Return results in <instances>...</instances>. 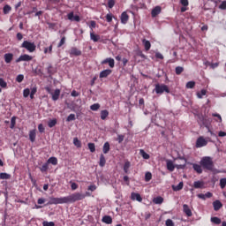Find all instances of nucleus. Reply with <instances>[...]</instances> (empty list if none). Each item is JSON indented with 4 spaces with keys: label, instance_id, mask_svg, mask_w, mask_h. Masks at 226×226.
Listing matches in <instances>:
<instances>
[{
    "label": "nucleus",
    "instance_id": "f257e3e1",
    "mask_svg": "<svg viewBox=\"0 0 226 226\" xmlns=\"http://www.w3.org/2000/svg\"><path fill=\"white\" fill-rule=\"evenodd\" d=\"M84 199H86V194L80 192H74L69 196L62 198L49 197L48 206H52L54 204H73V202H77L78 200H84Z\"/></svg>",
    "mask_w": 226,
    "mask_h": 226
},
{
    "label": "nucleus",
    "instance_id": "f03ea898",
    "mask_svg": "<svg viewBox=\"0 0 226 226\" xmlns=\"http://www.w3.org/2000/svg\"><path fill=\"white\" fill-rule=\"evenodd\" d=\"M200 164L205 170H213V169H215V162H213V158L210 156L202 157Z\"/></svg>",
    "mask_w": 226,
    "mask_h": 226
},
{
    "label": "nucleus",
    "instance_id": "7ed1b4c3",
    "mask_svg": "<svg viewBox=\"0 0 226 226\" xmlns=\"http://www.w3.org/2000/svg\"><path fill=\"white\" fill-rule=\"evenodd\" d=\"M21 49H26L28 52H34L36 50V44L29 41H24L21 44Z\"/></svg>",
    "mask_w": 226,
    "mask_h": 226
},
{
    "label": "nucleus",
    "instance_id": "20e7f679",
    "mask_svg": "<svg viewBox=\"0 0 226 226\" xmlns=\"http://www.w3.org/2000/svg\"><path fill=\"white\" fill-rule=\"evenodd\" d=\"M155 93L156 94H163V93H170V90L169 89V87L164 84H157L155 85Z\"/></svg>",
    "mask_w": 226,
    "mask_h": 226
},
{
    "label": "nucleus",
    "instance_id": "39448f33",
    "mask_svg": "<svg viewBox=\"0 0 226 226\" xmlns=\"http://www.w3.org/2000/svg\"><path fill=\"white\" fill-rule=\"evenodd\" d=\"M22 61L29 63V61H33V56L27 54L21 55L16 59L15 63H22Z\"/></svg>",
    "mask_w": 226,
    "mask_h": 226
},
{
    "label": "nucleus",
    "instance_id": "423d86ee",
    "mask_svg": "<svg viewBox=\"0 0 226 226\" xmlns=\"http://www.w3.org/2000/svg\"><path fill=\"white\" fill-rule=\"evenodd\" d=\"M196 147H204L206 146H207V140H206V139H204V137L200 136L196 140Z\"/></svg>",
    "mask_w": 226,
    "mask_h": 226
},
{
    "label": "nucleus",
    "instance_id": "0eeeda50",
    "mask_svg": "<svg viewBox=\"0 0 226 226\" xmlns=\"http://www.w3.org/2000/svg\"><path fill=\"white\" fill-rule=\"evenodd\" d=\"M69 54L71 57L73 56H82V51L79 49V48L77 47H72L69 50Z\"/></svg>",
    "mask_w": 226,
    "mask_h": 226
},
{
    "label": "nucleus",
    "instance_id": "6e6552de",
    "mask_svg": "<svg viewBox=\"0 0 226 226\" xmlns=\"http://www.w3.org/2000/svg\"><path fill=\"white\" fill-rule=\"evenodd\" d=\"M101 64H109V68H114L116 66V62L114 58L108 57L101 62Z\"/></svg>",
    "mask_w": 226,
    "mask_h": 226
},
{
    "label": "nucleus",
    "instance_id": "1a4fd4ad",
    "mask_svg": "<svg viewBox=\"0 0 226 226\" xmlns=\"http://www.w3.org/2000/svg\"><path fill=\"white\" fill-rule=\"evenodd\" d=\"M68 20L80 22V17L79 15H74L73 12H70L67 14Z\"/></svg>",
    "mask_w": 226,
    "mask_h": 226
},
{
    "label": "nucleus",
    "instance_id": "9d476101",
    "mask_svg": "<svg viewBox=\"0 0 226 226\" xmlns=\"http://www.w3.org/2000/svg\"><path fill=\"white\" fill-rule=\"evenodd\" d=\"M4 59L6 64H10L13 61V53H6L4 55Z\"/></svg>",
    "mask_w": 226,
    "mask_h": 226
},
{
    "label": "nucleus",
    "instance_id": "9b49d317",
    "mask_svg": "<svg viewBox=\"0 0 226 226\" xmlns=\"http://www.w3.org/2000/svg\"><path fill=\"white\" fill-rule=\"evenodd\" d=\"M111 73H112V70L106 69L100 72L99 77L100 79H107V77H109V75H110Z\"/></svg>",
    "mask_w": 226,
    "mask_h": 226
},
{
    "label": "nucleus",
    "instance_id": "f8f14e48",
    "mask_svg": "<svg viewBox=\"0 0 226 226\" xmlns=\"http://www.w3.org/2000/svg\"><path fill=\"white\" fill-rule=\"evenodd\" d=\"M120 20L122 24H127L128 20H130V16L128 15V13H126V11L122 12L121 17H120Z\"/></svg>",
    "mask_w": 226,
    "mask_h": 226
},
{
    "label": "nucleus",
    "instance_id": "ddd939ff",
    "mask_svg": "<svg viewBox=\"0 0 226 226\" xmlns=\"http://www.w3.org/2000/svg\"><path fill=\"white\" fill-rule=\"evenodd\" d=\"M52 100L53 102H57L59 100V96H61V90L60 89H56L52 94Z\"/></svg>",
    "mask_w": 226,
    "mask_h": 226
},
{
    "label": "nucleus",
    "instance_id": "4468645a",
    "mask_svg": "<svg viewBox=\"0 0 226 226\" xmlns=\"http://www.w3.org/2000/svg\"><path fill=\"white\" fill-rule=\"evenodd\" d=\"M160 13H162V7L160 6H155L152 11H151V15L152 17H158V15H160Z\"/></svg>",
    "mask_w": 226,
    "mask_h": 226
},
{
    "label": "nucleus",
    "instance_id": "2eb2a0df",
    "mask_svg": "<svg viewBox=\"0 0 226 226\" xmlns=\"http://www.w3.org/2000/svg\"><path fill=\"white\" fill-rule=\"evenodd\" d=\"M213 206H214V211H220V209L223 207V204H222V202L218 200L213 202Z\"/></svg>",
    "mask_w": 226,
    "mask_h": 226
},
{
    "label": "nucleus",
    "instance_id": "dca6fc26",
    "mask_svg": "<svg viewBox=\"0 0 226 226\" xmlns=\"http://www.w3.org/2000/svg\"><path fill=\"white\" fill-rule=\"evenodd\" d=\"M131 199L132 200H137L138 202H142V196H140V194L137 192H132Z\"/></svg>",
    "mask_w": 226,
    "mask_h": 226
},
{
    "label": "nucleus",
    "instance_id": "f3484780",
    "mask_svg": "<svg viewBox=\"0 0 226 226\" xmlns=\"http://www.w3.org/2000/svg\"><path fill=\"white\" fill-rule=\"evenodd\" d=\"M29 140L31 142L36 141V129H33V130L29 131Z\"/></svg>",
    "mask_w": 226,
    "mask_h": 226
},
{
    "label": "nucleus",
    "instance_id": "a211bd4d",
    "mask_svg": "<svg viewBox=\"0 0 226 226\" xmlns=\"http://www.w3.org/2000/svg\"><path fill=\"white\" fill-rule=\"evenodd\" d=\"M183 210L184 213H185L186 216H192V209H190V207L186 204L183 205Z\"/></svg>",
    "mask_w": 226,
    "mask_h": 226
},
{
    "label": "nucleus",
    "instance_id": "6ab92c4d",
    "mask_svg": "<svg viewBox=\"0 0 226 226\" xmlns=\"http://www.w3.org/2000/svg\"><path fill=\"white\" fill-rule=\"evenodd\" d=\"M110 151V143L109 141H106L102 147V153L104 154H107Z\"/></svg>",
    "mask_w": 226,
    "mask_h": 226
},
{
    "label": "nucleus",
    "instance_id": "aec40b11",
    "mask_svg": "<svg viewBox=\"0 0 226 226\" xmlns=\"http://www.w3.org/2000/svg\"><path fill=\"white\" fill-rule=\"evenodd\" d=\"M192 168L195 170V172H197V174H202V165L193 163Z\"/></svg>",
    "mask_w": 226,
    "mask_h": 226
},
{
    "label": "nucleus",
    "instance_id": "412c9836",
    "mask_svg": "<svg viewBox=\"0 0 226 226\" xmlns=\"http://www.w3.org/2000/svg\"><path fill=\"white\" fill-rule=\"evenodd\" d=\"M185 186L183 182H180L177 185H172L173 192H181V189Z\"/></svg>",
    "mask_w": 226,
    "mask_h": 226
},
{
    "label": "nucleus",
    "instance_id": "4be33fe9",
    "mask_svg": "<svg viewBox=\"0 0 226 226\" xmlns=\"http://www.w3.org/2000/svg\"><path fill=\"white\" fill-rule=\"evenodd\" d=\"M142 44L145 47V50L147 52V50H150L151 49V42L146 39L142 40Z\"/></svg>",
    "mask_w": 226,
    "mask_h": 226
},
{
    "label": "nucleus",
    "instance_id": "5701e85b",
    "mask_svg": "<svg viewBox=\"0 0 226 226\" xmlns=\"http://www.w3.org/2000/svg\"><path fill=\"white\" fill-rule=\"evenodd\" d=\"M102 222L107 225H110V223H112V217L110 215H104L102 217Z\"/></svg>",
    "mask_w": 226,
    "mask_h": 226
},
{
    "label": "nucleus",
    "instance_id": "b1692460",
    "mask_svg": "<svg viewBox=\"0 0 226 226\" xmlns=\"http://www.w3.org/2000/svg\"><path fill=\"white\" fill-rule=\"evenodd\" d=\"M90 40L94 41V42L100 41V35L94 34V32H90Z\"/></svg>",
    "mask_w": 226,
    "mask_h": 226
},
{
    "label": "nucleus",
    "instance_id": "393cba45",
    "mask_svg": "<svg viewBox=\"0 0 226 226\" xmlns=\"http://www.w3.org/2000/svg\"><path fill=\"white\" fill-rule=\"evenodd\" d=\"M167 169L170 170V172H174L176 166H174V162H172V161H167Z\"/></svg>",
    "mask_w": 226,
    "mask_h": 226
},
{
    "label": "nucleus",
    "instance_id": "a878e982",
    "mask_svg": "<svg viewBox=\"0 0 226 226\" xmlns=\"http://www.w3.org/2000/svg\"><path fill=\"white\" fill-rule=\"evenodd\" d=\"M105 163H107V160L105 159V155H103V154H101L100 161H99V165L101 167H105Z\"/></svg>",
    "mask_w": 226,
    "mask_h": 226
},
{
    "label": "nucleus",
    "instance_id": "bb28decb",
    "mask_svg": "<svg viewBox=\"0 0 226 226\" xmlns=\"http://www.w3.org/2000/svg\"><path fill=\"white\" fill-rule=\"evenodd\" d=\"M139 154H140V156H142V158L144 160H149V158H151L149 154L146 153V151H144V149L139 150Z\"/></svg>",
    "mask_w": 226,
    "mask_h": 226
},
{
    "label": "nucleus",
    "instance_id": "cd10ccee",
    "mask_svg": "<svg viewBox=\"0 0 226 226\" xmlns=\"http://www.w3.org/2000/svg\"><path fill=\"white\" fill-rule=\"evenodd\" d=\"M107 117H109V110L107 109H103L101 111V119L102 121H105V119H107Z\"/></svg>",
    "mask_w": 226,
    "mask_h": 226
},
{
    "label": "nucleus",
    "instance_id": "c85d7f7f",
    "mask_svg": "<svg viewBox=\"0 0 226 226\" xmlns=\"http://www.w3.org/2000/svg\"><path fill=\"white\" fill-rule=\"evenodd\" d=\"M130 167H132V162H130V161H126L124 165V172H125V174H128V170H130Z\"/></svg>",
    "mask_w": 226,
    "mask_h": 226
},
{
    "label": "nucleus",
    "instance_id": "c756f323",
    "mask_svg": "<svg viewBox=\"0 0 226 226\" xmlns=\"http://www.w3.org/2000/svg\"><path fill=\"white\" fill-rule=\"evenodd\" d=\"M48 165L51 163V165H57V158L56 157H49L47 161Z\"/></svg>",
    "mask_w": 226,
    "mask_h": 226
},
{
    "label": "nucleus",
    "instance_id": "7c9ffc66",
    "mask_svg": "<svg viewBox=\"0 0 226 226\" xmlns=\"http://www.w3.org/2000/svg\"><path fill=\"white\" fill-rule=\"evenodd\" d=\"M193 187L196 188V189L204 188V182H202V181H195L193 183Z\"/></svg>",
    "mask_w": 226,
    "mask_h": 226
},
{
    "label": "nucleus",
    "instance_id": "2f4dec72",
    "mask_svg": "<svg viewBox=\"0 0 226 226\" xmlns=\"http://www.w3.org/2000/svg\"><path fill=\"white\" fill-rule=\"evenodd\" d=\"M56 124H57V119H56V118L49 120L48 123V126L49 128H54V126H56Z\"/></svg>",
    "mask_w": 226,
    "mask_h": 226
},
{
    "label": "nucleus",
    "instance_id": "473e14b6",
    "mask_svg": "<svg viewBox=\"0 0 226 226\" xmlns=\"http://www.w3.org/2000/svg\"><path fill=\"white\" fill-rule=\"evenodd\" d=\"M212 223H215V225H220L222 223V219L218 217H211Z\"/></svg>",
    "mask_w": 226,
    "mask_h": 226
},
{
    "label": "nucleus",
    "instance_id": "72a5a7b5",
    "mask_svg": "<svg viewBox=\"0 0 226 226\" xmlns=\"http://www.w3.org/2000/svg\"><path fill=\"white\" fill-rule=\"evenodd\" d=\"M100 103H94L90 106V110H93L94 112H96L100 109Z\"/></svg>",
    "mask_w": 226,
    "mask_h": 226
},
{
    "label": "nucleus",
    "instance_id": "f704fd0d",
    "mask_svg": "<svg viewBox=\"0 0 226 226\" xmlns=\"http://www.w3.org/2000/svg\"><path fill=\"white\" fill-rule=\"evenodd\" d=\"M11 11V6L6 4L4 6V14L8 15Z\"/></svg>",
    "mask_w": 226,
    "mask_h": 226
},
{
    "label": "nucleus",
    "instance_id": "c9c22d12",
    "mask_svg": "<svg viewBox=\"0 0 226 226\" xmlns=\"http://www.w3.org/2000/svg\"><path fill=\"white\" fill-rule=\"evenodd\" d=\"M175 72L176 75H181L185 72V68H183L182 66H177L176 67Z\"/></svg>",
    "mask_w": 226,
    "mask_h": 226
},
{
    "label": "nucleus",
    "instance_id": "e433bc0d",
    "mask_svg": "<svg viewBox=\"0 0 226 226\" xmlns=\"http://www.w3.org/2000/svg\"><path fill=\"white\" fill-rule=\"evenodd\" d=\"M0 87L3 89H6V87H8V83H6L3 78H0Z\"/></svg>",
    "mask_w": 226,
    "mask_h": 226
},
{
    "label": "nucleus",
    "instance_id": "4c0bfd02",
    "mask_svg": "<svg viewBox=\"0 0 226 226\" xmlns=\"http://www.w3.org/2000/svg\"><path fill=\"white\" fill-rule=\"evenodd\" d=\"M41 172H47L49 170V162H45L42 164V166L40 168Z\"/></svg>",
    "mask_w": 226,
    "mask_h": 226
},
{
    "label": "nucleus",
    "instance_id": "58836bf2",
    "mask_svg": "<svg viewBox=\"0 0 226 226\" xmlns=\"http://www.w3.org/2000/svg\"><path fill=\"white\" fill-rule=\"evenodd\" d=\"M187 89H193L195 87V81H188L185 85Z\"/></svg>",
    "mask_w": 226,
    "mask_h": 226
},
{
    "label": "nucleus",
    "instance_id": "ea45409f",
    "mask_svg": "<svg viewBox=\"0 0 226 226\" xmlns=\"http://www.w3.org/2000/svg\"><path fill=\"white\" fill-rule=\"evenodd\" d=\"M73 144L76 147H82V143L79 141V138L73 139Z\"/></svg>",
    "mask_w": 226,
    "mask_h": 226
},
{
    "label": "nucleus",
    "instance_id": "a19ab883",
    "mask_svg": "<svg viewBox=\"0 0 226 226\" xmlns=\"http://www.w3.org/2000/svg\"><path fill=\"white\" fill-rule=\"evenodd\" d=\"M88 149L90 153H94V151H96V146L94 143H88Z\"/></svg>",
    "mask_w": 226,
    "mask_h": 226
},
{
    "label": "nucleus",
    "instance_id": "79ce46f5",
    "mask_svg": "<svg viewBox=\"0 0 226 226\" xmlns=\"http://www.w3.org/2000/svg\"><path fill=\"white\" fill-rule=\"evenodd\" d=\"M11 175L8 173H0V179H11Z\"/></svg>",
    "mask_w": 226,
    "mask_h": 226
},
{
    "label": "nucleus",
    "instance_id": "37998d69",
    "mask_svg": "<svg viewBox=\"0 0 226 226\" xmlns=\"http://www.w3.org/2000/svg\"><path fill=\"white\" fill-rule=\"evenodd\" d=\"M154 204H163V198H162L161 196L154 198Z\"/></svg>",
    "mask_w": 226,
    "mask_h": 226
},
{
    "label": "nucleus",
    "instance_id": "c03bdc74",
    "mask_svg": "<svg viewBox=\"0 0 226 226\" xmlns=\"http://www.w3.org/2000/svg\"><path fill=\"white\" fill-rule=\"evenodd\" d=\"M53 45L50 44L49 47L44 48V54H52Z\"/></svg>",
    "mask_w": 226,
    "mask_h": 226
},
{
    "label": "nucleus",
    "instance_id": "a18cd8bd",
    "mask_svg": "<svg viewBox=\"0 0 226 226\" xmlns=\"http://www.w3.org/2000/svg\"><path fill=\"white\" fill-rule=\"evenodd\" d=\"M150 179H153V175L151 174V172H147L145 174V181L147 183Z\"/></svg>",
    "mask_w": 226,
    "mask_h": 226
},
{
    "label": "nucleus",
    "instance_id": "49530a36",
    "mask_svg": "<svg viewBox=\"0 0 226 226\" xmlns=\"http://www.w3.org/2000/svg\"><path fill=\"white\" fill-rule=\"evenodd\" d=\"M31 94V90L29 88H25L23 90V96L24 98H27Z\"/></svg>",
    "mask_w": 226,
    "mask_h": 226
},
{
    "label": "nucleus",
    "instance_id": "de8ad7c7",
    "mask_svg": "<svg viewBox=\"0 0 226 226\" xmlns=\"http://www.w3.org/2000/svg\"><path fill=\"white\" fill-rule=\"evenodd\" d=\"M226 186V178H221L220 179V187L222 188V190H223V188H225Z\"/></svg>",
    "mask_w": 226,
    "mask_h": 226
},
{
    "label": "nucleus",
    "instance_id": "09e8293b",
    "mask_svg": "<svg viewBox=\"0 0 226 226\" xmlns=\"http://www.w3.org/2000/svg\"><path fill=\"white\" fill-rule=\"evenodd\" d=\"M64 43H66V37H62V39L60 40L59 43L57 44V48L61 49V46L64 45Z\"/></svg>",
    "mask_w": 226,
    "mask_h": 226
},
{
    "label": "nucleus",
    "instance_id": "8fccbe9b",
    "mask_svg": "<svg viewBox=\"0 0 226 226\" xmlns=\"http://www.w3.org/2000/svg\"><path fill=\"white\" fill-rule=\"evenodd\" d=\"M207 91L205 89H202L200 92L197 93L198 98H202V96H206Z\"/></svg>",
    "mask_w": 226,
    "mask_h": 226
},
{
    "label": "nucleus",
    "instance_id": "3c124183",
    "mask_svg": "<svg viewBox=\"0 0 226 226\" xmlns=\"http://www.w3.org/2000/svg\"><path fill=\"white\" fill-rule=\"evenodd\" d=\"M117 140L118 144L123 143V140H124V135H123V134H118Z\"/></svg>",
    "mask_w": 226,
    "mask_h": 226
},
{
    "label": "nucleus",
    "instance_id": "603ef678",
    "mask_svg": "<svg viewBox=\"0 0 226 226\" xmlns=\"http://www.w3.org/2000/svg\"><path fill=\"white\" fill-rule=\"evenodd\" d=\"M66 121L70 123V121H75V114H70L67 118Z\"/></svg>",
    "mask_w": 226,
    "mask_h": 226
},
{
    "label": "nucleus",
    "instance_id": "864d4df0",
    "mask_svg": "<svg viewBox=\"0 0 226 226\" xmlns=\"http://www.w3.org/2000/svg\"><path fill=\"white\" fill-rule=\"evenodd\" d=\"M16 121H17V117H12L11 119V128H14L15 127Z\"/></svg>",
    "mask_w": 226,
    "mask_h": 226
},
{
    "label": "nucleus",
    "instance_id": "5fc2aeb1",
    "mask_svg": "<svg viewBox=\"0 0 226 226\" xmlns=\"http://www.w3.org/2000/svg\"><path fill=\"white\" fill-rule=\"evenodd\" d=\"M42 226H56V223H54V222H47V221H44L42 222Z\"/></svg>",
    "mask_w": 226,
    "mask_h": 226
},
{
    "label": "nucleus",
    "instance_id": "6e6d98bb",
    "mask_svg": "<svg viewBox=\"0 0 226 226\" xmlns=\"http://www.w3.org/2000/svg\"><path fill=\"white\" fill-rule=\"evenodd\" d=\"M115 4H116V0H109L108 1L109 8H114Z\"/></svg>",
    "mask_w": 226,
    "mask_h": 226
},
{
    "label": "nucleus",
    "instance_id": "4d7b16f0",
    "mask_svg": "<svg viewBox=\"0 0 226 226\" xmlns=\"http://www.w3.org/2000/svg\"><path fill=\"white\" fill-rule=\"evenodd\" d=\"M24 80V75L23 74H19L16 78V81L20 83Z\"/></svg>",
    "mask_w": 226,
    "mask_h": 226
},
{
    "label": "nucleus",
    "instance_id": "13d9d810",
    "mask_svg": "<svg viewBox=\"0 0 226 226\" xmlns=\"http://www.w3.org/2000/svg\"><path fill=\"white\" fill-rule=\"evenodd\" d=\"M38 130H39L40 133H44L45 132V127H43V124H40L38 125Z\"/></svg>",
    "mask_w": 226,
    "mask_h": 226
},
{
    "label": "nucleus",
    "instance_id": "bf43d9fd",
    "mask_svg": "<svg viewBox=\"0 0 226 226\" xmlns=\"http://www.w3.org/2000/svg\"><path fill=\"white\" fill-rule=\"evenodd\" d=\"M166 226H174V221L172 219L166 220Z\"/></svg>",
    "mask_w": 226,
    "mask_h": 226
},
{
    "label": "nucleus",
    "instance_id": "052dcab7",
    "mask_svg": "<svg viewBox=\"0 0 226 226\" xmlns=\"http://www.w3.org/2000/svg\"><path fill=\"white\" fill-rule=\"evenodd\" d=\"M220 10H226V1H222L219 5Z\"/></svg>",
    "mask_w": 226,
    "mask_h": 226
},
{
    "label": "nucleus",
    "instance_id": "680f3d73",
    "mask_svg": "<svg viewBox=\"0 0 226 226\" xmlns=\"http://www.w3.org/2000/svg\"><path fill=\"white\" fill-rule=\"evenodd\" d=\"M89 27L93 30L94 27H96V21L91 20Z\"/></svg>",
    "mask_w": 226,
    "mask_h": 226
},
{
    "label": "nucleus",
    "instance_id": "e2e57ef3",
    "mask_svg": "<svg viewBox=\"0 0 226 226\" xmlns=\"http://www.w3.org/2000/svg\"><path fill=\"white\" fill-rule=\"evenodd\" d=\"M180 4H182V6H188L190 3L188 0H180Z\"/></svg>",
    "mask_w": 226,
    "mask_h": 226
},
{
    "label": "nucleus",
    "instance_id": "0e129e2a",
    "mask_svg": "<svg viewBox=\"0 0 226 226\" xmlns=\"http://www.w3.org/2000/svg\"><path fill=\"white\" fill-rule=\"evenodd\" d=\"M112 14H107L106 15V20L107 22H112Z\"/></svg>",
    "mask_w": 226,
    "mask_h": 226
},
{
    "label": "nucleus",
    "instance_id": "69168bd1",
    "mask_svg": "<svg viewBox=\"0 0 226 226\" xmlns=\"http://www.w3.org/2000/svg\"><path fill=\"white\" fill-rule=\"evenodd\" d=\"M45 91H47V93H49V94H52V87H45Z\"/></svg>",
    "mask_w": 226,
    "mask_h": 226
},
{
    "label": "nucleus",
    "instance_id": "338daca9",
    "mask_svg": "<svg viewBox=\"0 0 226 226\" xmlns=\"http://www.w3.org/2000/svg\"><path fill=\"white\" fill-rule=\"evenodd\" d=\"M88 190L90 192H94L96 190V185H89L88 186Z\"/></svg>",
    "mask_w": 226,
    "mask_h": 226
},
{
    "label": "nucleus",
    "instance_id": "774afa93",
    "mask_svg": "<svg viewBox=\"0 0 226 226\" xmlns=\"http://www.w3.org/2000/svg\"><path fill=\"white\" fill-rule=\"evenodd\" d=\"M71 188L72 190H77V188H79V185H77L76 183H72L71 185Z\"/></svg>",
    "mask_w": 226,
    "mask_h": 226
}]
</instances>
